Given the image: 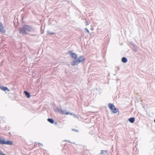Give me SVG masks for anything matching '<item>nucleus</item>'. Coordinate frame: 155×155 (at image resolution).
Wrapping results in <instances>:
<instances>
[{"mask_svg": "<svg viewBox=\"0 0 155 155\" xmlns=\"http://www.w3.org/2000/svg\"><path fill=\"white\" fill-rule=\"evenodd\" d=\"M68 53L71 57L74 59V61L71 63V64L72 66L78 65L80 63H83L85 59V58L83 56L77 58V55L71 51H69Z\"/></svg>", "mask_w": 155, "mask_h": 155, "instance_id": "1", "label": "nucleus"}, {"mask_svg": "<svg viewBox=\"0 0 155 155\" xmlns=\"http://www.w3.org/2000/svg\"><path fill=\"white\" fill-rule=\"evenodd\" d=\"M33 31V29L30 26L25 25L22 27L19 30L20 33L23 34H28L29 32Z\"/></svg>", "mask_w": 155, "mask_h": 155, "instance_id": "2", "label": "nucleus"}, {"mask_svg": "<svg viewBox=\"0 0 155 155\" xmlns=\"http://www.w3.org/2000/svg\"><path fill=\"white\" fill-rule=\"evenodd\" d=\"M0 144L12 145L13 144V143L10 140L5 141V139L0 138Z\"/></svg>", "mask_w": 155, "mask_h": 155, "instance_id": "3", "label": "nucleus"}, {"mask_svg": "<svg viewBox=\"0 0 155 155\" xmlns=\"http://www.w3.org/2000/svg\"><path fill=\"white\" fill-rule=\"evenodd\" d=\"M108 107L114 113H116L118 110V109L116 108L112 104L109 103Z\"/></svg>", "mask_w": 155, "mask_h": 155, "instance_id": "4", "label": "nucleus"}, {"mask_svg": "<svg viewBox=\"0 0 155 155\" xmlns=\"http://www.w3.org/2000/svg\"><path fill=\"white\" fill-rule=\"evenodd\" d=\"M5 30L4 29L3 25L2 23L0 22V32L2 33H5Z\"/></svg>", "mask_w": 155, "mask_h": 155, "instance_id": "5", "label": "nucleus"}, {"mask_svg": "<svg viewBox=\"0 0 155 155\" xmlns=\"http://www.w3.org/2000/svg\"><path fill=\"white\" fill-rule=\"evenodd\" d=\"M100 154L103 155H107L108 154V151L106 150H101V153Z\"/></svg>", "mask_w": 155, "mask_h": 155, "instance_id": "6", "label": "nucleus"}, {"mask_svg": "<svg viewBox=\"0 0 155 155\" xmlns=\"http://www.w3.org/2000/svg\"><path fill=\"white\" fill-rule=\"evenodd\" d=\"M132 45L133 47V50L135 52H136L137 51L138 48L136 45L132 43Z\"/></svg>", "mask_w": 155, "mask_h": 155, "instance_id": "7", "label": "nucleus"}, {"mask_svg": "<svg viewBox=\"0 0 155 155\" xmlns=\"http://www.w3.org/2000/svg\"><path fill=\"white\" fill-rule=\"evenodd\" d=\"M0 88L1 90L4 91H7L8 92H9V89H8L7 87H5L3 86L2 87H0Z\"/></svg>", "mask_w": 155, "mask_h": 155, "instance_id": "8", "label": "nucleus"}, {"mask_svg": "<svg viewBox=\"0 0 155 155\" xmlns=\"http://www.w3.org/2000/svg\"><path fill=\"white\" fill-rule=\"evenodd\" d=\"M24 92L25 95V96H26V97L27 98H30V97H31V95H30V94L27 91H25Z\"/></svg>", "mask_w": 155, "mask_h": 155, "instance_id": "9", "label": "nucleus"}, {"mask_svg": "<svg viewBox=\"0 0 155 155\" xmlns=\"http://www.w3.org/2000/svg\"><path fill=\"white\" fill-rule=\"evenodd\" d=\"M128 121L130 123H133L135 121V118L134 117H130L128 119Z\"/></svg>", "mask_w": 155, "mask_h": 155, "instance_id": "10", "label": "nucleus"}, {"mask_svg": "<svg viewBox=\"0 0 155 155\" xmlns=\"http://www.w3.org/2000/svg\"><path fill=\"white\" fill-rule=\"evenodd\" d=\"M121 61L124 63H126L127 62V59L126 57H123L122 58Z\"/></svg>", "mask_w": 155, "mask_h": 155, "instance_id": "11", "label": "nucleus"}, {"mask_svg": "<svg viewBox=\"0 0 155 155\" xmlns=\"http://www.w3.org/2000/svg\"><path fill=\"white\" fill-rule=\"evenodd\" d=\"M51 124H53L54 122V120L51 118H48L47 120Z\"/></svg>", "mask_w": 155, "mask_h": 155, "instance_id": "12", "label": "nucleus"}, {"mask_svg": "<svg viewBox=\"0 0 155 155\" xmlns=\"http://www.w3.org/2000/svg\"><path fill=\"white\" fill-rule=\"evenodd\" d=\"M61 114H65L67 115L69 114V112H66V110H62V112Z\"/></svg>", "mask_w": 155, "mask_h": 155, "instance_id": "13", "label": "nucleus"}, {"mask_svg": "<svg viewBox=\"0 0 155 155\" xmlns=\"http://www.w3.org/2000/svg\"><path fill=\"white\" fill-rule=\"evenodd\" d=\"M47 34L49 35H54V34H55V33L54 32L51 31H47Z\"/></svg>", "mask_w": 155, "mask_h": 155, "instance_id": "14", "label": "nucleus"}, {"mask_svg": "<svg viewBox=\"0 0 155 155\" xmlns=\"http://www.w3.org/2000/svg\"><path fill=\"white\" fill-rule=\"evenodd\" d=\"M57 111L59 113L61 114L62 112V110L61 109H59L58 108H56Z\"/></svg>", "mask_w": 155, "mask_h": 155, "instance_id": "15", "label": "nucleus"}, {"mask_svg": "<svg viewBox=\"0 0 155 155\" xmlns=\"http://www.w3.org/2000/svg\"><path fill=\"white\" fill-rule=\"evenodd\" d=\"M0 155H5V154L0 150Z\"/></svg>", "mask_w": 155, "mask_h": 155, "instance_id": "16", "label": "nucleus"}, {"mask_svg": "<svg viewBox=\"0 0 155 155\" xmlns=\"http://www.w3.org/2000/svg\"><path fill=\"white\" fill-rule=\"evenodd\" d=\"M85 30L86 31H87L88 33H89V31L87 28H85Z\"/></svg>", "mask_w": 155, "mask_h": 155, "instance_id": "17", "label": "nucleus"}, {"mask_svg": "<svg viewBox=\"0 0 155 155\" xmlns=\"http://www.w3.org/2000/svg\"><path fill=\"white\" fill-rule=\"evenodd\" d=\"M72 131H74L75 132H78V130H76V129H72Z\"/></svg>", "mask_w": 155, "mask_h": 155, "instance_id": "18", "label": "nucleus"}, {"mask_svg": "<svg viewBox=\"0 0 155 155\" xmlns=\"http://www.w3.org/2000/svg\"><path fill=\"white\" fill-rule=\"evenodd\" d=\"M38 144L41 145V146H43V144H41V143H38Z\"/></svg>", "mask_w": 155, "mask_h": 155, "instance_id": "19", "label": "nucleus"}, {"mask_svg": "<svg viewBox=\"0 0 155 155\" xmlns=\"http://www.w3.org/2000/svg\"><path fill=\"white\" fill-rule=\"evenodd\" d=\"M69 114L71 115H73V114H72L71 113H69Z\"/></svg>", "mask_w": 155, "mask_h": 155, "instance_id": "20", "label": "nucleus"}, {"mask_svg": "<svg viewBox=\"0 0 155 155\" xmlns=\"http://www.w3.org/2000/svg\"><path fill=\"white\" fill-rule=\"evenodd\" d=\"M64 141H68V142H70L69 141V140H64Z\"/></svg>", "mask_w": 155, "mask_h": 155, "instance_id": "21", "label": "nucleus"}, {"mask_svg": "<svg viewBox=\"0 0 155 155\" xmlns=\"http://www.w3.org/2000/svg\"><path fill=\"white\" fill-rule=\"evenodd\" d=\"M73 115L74 116V117H77V115H76L73 114Z\"/></svg>", "mask_w": 155, "mask_h": 155, "instance_id": "22", "label": "nucleus"}, {"mask_svg": "<svg viewBox=\"0 0 155 155\" xmlns=\"http://www.w3.org/2000/svg\"><path fill=\"white\" fill-rule=\"evenodd\" d=\"M118 70L119 71V68L118 67H117Z\"/></svg>", "mask_w": 155, "mask_h": 155, "instance_id": "23", "label": "nucleus"}, {"mask_svg": "<svg viewBox=\"0 0 155 155\" xmlns=\"http://www.w3.org/2000/svg\"><path fill=\"white\" fill-rule=\"evenodd\" d=\"M86 25H88V24L87 23V22H86Z\"/></svg>", "mask_w": 155, "mask_h": 155, "instance_id": "24", "label": "nucleus"}, {"mask_svg": "<svg viewBox=\"0 0 155 155\" xmlns=\"http://www.w3.org/2000/svg\"><path fill=\"white\" fill-rule=\"evenodd\" d=\"M154 122L155 123V119L154 120Z\"/></svg>", "mask_w": 155, "mask_h": 155, "instance_id": "25", "label": "nucleus"}, {"mask_svg": "<svg viewBox=\"0 0 155 155\" xmlns=\"http://www.w3.org/2000/svg\"><path fill=\"white\" fill-rule=\"evenodd\" d=\"M0 87H1V86H0Z\"/></svg>", "mask_w": 155, "mask_h": 155, "instance_id": "26", "label": "nucleus"}]
</instances>
